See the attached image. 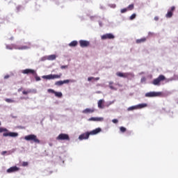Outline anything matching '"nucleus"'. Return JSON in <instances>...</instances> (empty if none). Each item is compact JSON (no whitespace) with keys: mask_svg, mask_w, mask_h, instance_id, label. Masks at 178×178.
Instances as JSON below:
<instances>
[{"mask_svg":"<svg viewBox=\"0 0 178 178\" xmlns=\"http://www.w3.org/2000/svg\"><path fill=\"white\" fill-rule=\"evenodd\" d=\"M134 19H136V14H132L130 17L131 20H134Z\"/></svg>","mask_w":178,"mask_h":178,"instance_id":"2f4dec72","label":"nucleus"},{"mask_svg":"<svg viewBox=\"0 0 178 178\" xmlns=\"http://www.w3.org/2000/svg\"><path fill=\"white\" fill-rule=\"evenodd\" d=\"M147 41V38H142L140 39H138L136 40V44H143V42H145Z\"/></svg>","mask_w":178,"mask_h":178,"instance_id":"a211bd4d","label":"nucleus"},{"mask_svg":"<svg viewBox=\"0 0 178 178\" xmlns=\"http://www.w3.org/2000/svg\"><path fill=\"white\" fill-rule=\"evenodd\" d=\"M77 44H79V42L76 40H74L69 44V46L70 47H77Z\"/></svg>","mask_w":178,"mask_h":178,"instance_id":"412c9836","label":"nucleus"},{"mask_svg":"<svg viewBox=\"0 0 178 178\" xmlns=\"http://www.w3.org/2000/svg\"><path fill=\"white\" fill-rule=\"evenodd\" d=\"M3 137H17L19 134L16 132H5L3 134Z\"/></svg>","mask_w":178,"mask_h":178,"instance_id":"6e6552de","label":"nucleus"},{"mask_svg":"<svg viewBox=\"0 0 178 178\" xmlns=\"http://www.w3.org/2000/svg\"><path fill=\"white\" fill-rule=\"evenodd\" d=\"M120 130L121 133H126L127 129L124 127H121L120 128Z\"/></svg>","mask_w":178,"mask_h":178,"instance_id":"c85d7f7f","label":"nucleus"},{"mask_svg":"<svg viewBox=\"0 0 178 178\" xmlns=\"http://www.w3.org/2000/svg\"><path fill=\"white\" fill-rule=\"evenodd\" d=\"M60 77H62V74H51V80H55V79H60Z\"/></svg>","mask_w":178,"mask_h":178,"instance_id":"aec40b11","label":"nucleus"},{"mask_svg":"<svg viewBox=\"0 0 178 178\" xmlns=\"http://www.w3.org/2000/svg\"><path fill=\"white\" fill-rule=\"evenodd\" d=\"M48 92H50L51 94H55V90H54L53 89H48Z\"/></svg>","mask_w":178,"mask_h":178,"instance_id":"473e14b6","label":"nucleus"},{"mask_svg":"<svg viewBox=\"0 0 178 178\" xmlns=\"http://www.w3.org/2000/svg\"><path fill=\"white\" fill-rule=\"evenodd\" d=\"M13 48L15 49H21V50H23V49H29V46H22V47H19V46H17V45H13Z\"/></svg>","mask_w":178,"mask_h":178,"instance_id":"f3484780","label":"nucleus"},{"mask_svg":"<svg viewBox=\"0 0 178 178\" xmlns=\"http://www.w3.org/2000/svg\"><path fill=\"white\" fill-rule=\"evenodd\" d=\"M127 12V8H123L121 10V13H126Z\"/></svg>","mask_w":178,"mask_h":178,"instance_id":"c9c22d12","label":"nucleus"},{"mask_svg":"<svg viewBox=\"0 0 178 178\" xmlns=\"http://www.w3.org/2000/svg\"><path fill=\"white\" fill-rule=\"evenodd\" d=\"M102 129L101 128H97L92 131L89 132L90 136H95V134H98V133H101Z\"/></svg>","mask_w":178,"mask_h":178,"instance_id":"2eb2a0df","label":"nucleus"},{"mask_svg":"<svg viewBox=\"0 0 178 178\" xmlns=\"http://www.w3.org/2000/svg\"><path fill=\"white\" fill-rule=\"evenodd\" d=\"M47 59L49 60H55V59H56V56L55 54L50 55L48 56Z\"/></svg>","mask_w":178,"mask_h":178,"instance_id":"4be33fe9","label":"nucleus"},{"mask_svg":"<svg viewBox=\"0 0 178 178\" xmlns=\"http://www.w3.org/2000/svg\"><path fill=\"white\" fill-rule=\"evenodd\" d=\"M68 83H70V80L66 79L64 81H58L55 83V86H63V84H67Z\"/></svg>","mask_w":178,"mask_h":178,"instance_id":"ddd939ff","label":"nucleus"},{"mask_svg":"<svg viewBox=\"0 0 178 178\" xmlns=\"http://www.w3.org/2000/svg\"><path fill=\"white\" fill-rule=\"evenodd\" d=\"M3 131L8 132V129L6 128L0 127V133H3Z\"/></svg>","mask_w":178,"mask_h":178,"instance_id":"c756f323","label":"nucleus"},{"mask_svg":"<svg viewBox=\"0 0 178 178\" xmlns=\"http://www.w3.org/2000/svg\"><path fill=\"white\" fill-rule=\"evenodd\" d=\"M11 40H13V38H11Z\"/></svg>","mask_w":178,"mask_h":178,"instance_id":"a18cd8bd","label":"nucleus"},{"mask_svg":"<svg viewBox=\"0 0 178 178\" xmlns=\"http://www.w3.org/2000/svg\"><path fill=\"white\" fill-rule=\"evenodd\" d=\"M35 79L36 81H40V80H41V78H40V76H38L37 75H35Z\"/></svg>","mask_w":178,"mask_h":178,"instance_id":"f704fd0d","label":"nucleus"},{"mask_svg":"<svg viewBox=\"0 0 178 178\" xmlns=\"http://www.w3.org/2000/svg\"><path fill=\"white\" fill-rule=\"evenodd\" d=\"M24 140H26V141H31V143H35V144H40V143L37 136L34 134L26 136L24 137Z\"/></svg>","mask_w":178,"mask_h":178,"instance_id":"f03ea898","label":"nucleus"},{"mask_svg":"<svg viewBox=\"0 0 178 178\" xmlns=\"http://www.w3.org/2000/svg\"><path fill=\"white\" fill-rule=\"evenodd\" d=\"M20 168L17 166H13L7 170V173H13L15 172H19Z\"/></svg>","mask_w":178,"mask_h":178,"instance_id":"9d476101","label":"nucleus"},{"mask_svg":"<svg viewBox=\"0 0 178 178\" xmlns=\"http://www.w3.org/2000/svg\"><path fill=\"white\" fill-rule=\"evenodd\" d=\"M89 122H104V118L102 117H92L88 119Z\"/></svg>","mask_w":178,"mask_h":178,"instance_id":"f8f14e48","label":"nucleus"},{"mask_svg":"<svg viewBox=\"0 0 178 178\" xmlns=\"http://www.w3.org/2000/svg\"><path fill=\"white\" fill-rule=\"evenodd\" d=\"M9 77H10V76L6 75V76H4V79L6 80V79H9Z\"/></svg>","mask_w":178,"mask_h":178,"instance_id":"a19ab883","label":"nucleus"},{"mask_svg":"<svg viewBox=\"0 0 178 178\" xmlns=\"http://www.w3.org/2000/svg\"><path fill=\"white\" fill-rule=\"evenodd\" d=\"M154 20H156V22H158V20H159V17H154Z\"/></svg>","mask_w":178,"mask_h":178,"instance_id":"79ce46f5","label":"nucleus"},{"mask_svg":"<svg viewBox=\"0 0 178 178\" xmlns=\"http://www.w3.org/2000/svg\"><path fill=\"white\" fill-rule=\"evenodd\" d=\"M1 122H0V126H1Z\"/></svg>","mask_w":178,"mask_h":178,"instance_id":"de8ad7c7","label":"nucleus"},{"mask_svg":"<svg viewBox=\"0 0 178 178\" xmlns=\"http://www.w3.org/2000/svg\"><path fill=\"white\" fill-rule=\"evenodd\" d=\"M30 92H31V90L22 91V94H23L24 95H27V94H30Z\"/></svg>","mask_w":178,"mask_h":178,"instance_id":"cd10ccee","label":"nucleus"},{"mask_svg":"<svg viewBox=\"0 0 178 178\" xmlns=\"http://www.w3.org/2000/svg\"><path fill=\"white\" fill-rule=\"evenodd\" d=\"M165 81H166V83H169V81H172V79H167L164 75L161 74L157 78L154 79L152 83L154 86H161V83Z\"/></svg>","mask_w":178,"mask_h":178,"instance_id":"f257e3e1","label":"nucleus"},{"mask_svg":"<svg viewBox=\"0 0 178 178\" xmlns=\"http://www.w3.org/2000/svg\"><path fill=\"white\" fill-rule=\"evenodd\" d=\"M93 80H96L97 81V80H99V77H96V78H94Z\"/></svg>","mask_w":178,"mask_h":178,"instance_id":"c03bdc74","label":"nucleus"},{"mask_svg":"<svg viewBox=\"0 0 178 178\" xmlns=\"http://www.w3.org/2000/svg\"><path fill=\"white\" fill-rule=\"evenodd\" d=\"M91 80H94V77L90 76V77H88V81H91Z\"/></svg>","mask_w":178,"mask_h":178,"instance_id":"4c0bfd02","label":"nucleus"},{"mask_svg":"<svg viewBox=\"0 0 178 178\" xmlns=\"http://www.w3.org/2000/svg\"><path fill=\"white\" fill-rule=\"evenodd\" d=\"M6 49H13V47H11L10 46L7 45V46H6Z\"/></svg>","mask_w":178,"mask_h":178,"instance_id":"ea45409f","label":"nucleus"},{"mask_svg":"<svg viewBox=\"0 0 178 178\" xmlns=\"http://www.w3.org/2000/svg\"><path fill=\"white\" fill-rule=\"evenodd\" d=\"M56 140L60 141H63V140L69 141L70 140V138L67 134H60L56 138Z\"/></svg>","mask_w":178,"mask_h":178,"instance_id":"20e7f679","label":"nucleus"},{"mask_svg":"<svg viewBox=\"0 0 178 178\" xmlns=\"http://www.w3.org/2000/svg\"><path fill=\"white\" fill-rule=\"evenodd\" d=\"M5 101L6 102H8V104H13V102H15V100L12 99H6Z\"/></svg>","mask_w":178,"mask_h":178,"instance_id":"393cba45","label":"nucleus"},{"mask_svg":"<svg viewBox=\"0 0 178 178\" xmlns=\"http://www.w3.org/2000/svg\"><path fill=\"white\" fill-rule=\"evenodd\" d=\"M98 108H99V109H104V100L102 99L99 100Z\"/></svg>","mask_w":178,"mask_h":178,"instance_id":"6ab92c4d","label":"nucleus"},{"mask_svg":"<svg viewBox=\"0 0 178 178\" xmlns=\"http://www.w3.org/2000/svg\"><path fill=\"white\" fill-rule=\"evenodd\" d=\"M28 45H30V43H28Z\"/></svg>","mask_w":178,"mask_h":178,"instance_id":"49530a36","label":"nucleus"},{"mask_svg":"<svg viewBox=\"0 0 178 178\" xmlns=\"http://www.w3.org/2000/svg\"><path fill=\"white\" fill-rule=\"evenodd\" d=\"M90 132H86L85 134H82L79 136V140H87L90 137Z\"/></svg>","mask_w":178,"mask_h":178,"instance_id":"4468645a","label":"nucleus"},{"mask_svg":"<svg viewBox=\"0 0 178 178\" xmlns=\"http://www.w3.org/2000/svg\"><path fill=\"white\" fill-rule=\"evenodd\" d=\"M68 66L67 65H62L60 67L61 69H67Z\"/></svg>","mask_w":178,"mask_h":178,"instance_id":"e433bc0d","label":"nucleus"},{"mask_svg":"<svg viewBox=\"0 0 178 178\" xmlns=\"http://www.w3.org/2000/svg\"><path fill=\"white\" fill-rule=\"evenodd\" d=\"M112 122H113V123H118V122H119V120H116V119H113V120H112Z\"/></svg>","mask_w":178,"mask_h":178,"instance_id":"58836bf2","label":"nucleus"},{"mask_svg":"<svg viewBox=\"0 0 178 178\" xmlns=\"http://www.w3.org/2000/svg\"><path fill=\"white\" fill-rule=\"evenodd\" d=\"M127 9H129V10H133L134 9V4H130Z\"/></svg>","mask_w":178,"mask_h":178,"instance_id":"bb28decb","label":"nucleus"},{"mask_svg":"<svg viewBox=\"0 0 178 178\" xmlns=\"http://www.w3.org/2000/svg\"><path fill=\"white\" fill-rule=\"evenodd\" d=\"M176 8L175 6H172L170 10H168L167 14L165 15V17L168 19L172 17L173 16V12H175V10Z\"/></svg>","mask_w":178,"mask_h":178,"instance_id":"9b49d317","label":"nucleus"},{"mask_svg":"<svg viewBox=\"0 0 178 178\" xmlns=\"http://www.w3.org/2000/svg\"><path fill=\"white\" fill-rule=\"evenodd\" d=\"M134 109H137L136 106H131L128 108V111H134Z\"/></svg>","mask_w":178,"mask_h":178,"instance_id":"7c9ffc66","label":"nucleus"},{"mask_svg":"<svg viewBox=\"0 0 178 178\" xmlns=\"http://www.w3.org/2000/svg\"><path fill=\"white\" fill-rule=\"evenodd\" d=\"M22 166H29V162L27 161H24L22 163Z\"/></svg>","mask_w":178,"mask_h":178,"instance_id":"72a5a7b5","label":"nucleus"},{"mask_svg":"<svg viewBox=\"0 0 178 178\" xmlns=\"http://www.w3.org/2000/svg\"><path fill=\"white\" fill-rule=\"evenodd\" d=\"M54 95L56 97H58V98H60L62 97V92H55Z\"/></svg>","mask_w":178,"mask_h":178,"instance_id":"b1692460","label":"nucleus"},{"mask_svg":"<svg viewBox=\"0 0 178 178\" xmlns=\"http://www.w3.org/2000/svg\"><path fill=\"white\" fill-rule=\"evenodd\" d=\"M22 73L23 74H33V76H36L37 72H35V70L32 69H25L22 71Z\"/></svg>","mask_w":178,"mask_h":178,"instance_id":"423d86ee","label":"nucleus"},{"mask_svg":"<svg viewBox=\"0 0 178 178\" xmlns=\"http://www.w3.org/2000/svg\"><path fill=\"white\" fill-rule=\"evenodd\" d=\"M102 40H113L115 35L112 33H106L101 36Z\"/></svg>","mask_w":178,"mask_h":178,"instance_id":"0eeeda50","label":"nucleus"},{"mask_svg":"<svg viewBox=\"0 0 178 178\" xmlns=\"http://www.w3.org/2000/svg\"><path fill=\"white\" fill-rule=\"evenodd\" d=\"M161 95H162V92H149L145 94V97L148 98H152L154 97H159Z\"/></svg>","mask_w":178,"mask_h":178,"instance_id":"39448f33","label":"nucleus"},{"mask_svg":"<svg viewBox=\"0 0 178 178\" xmlns=\"http://www.w3.org/2000/svg\"><path fill=\"white\" fill-rule=\"evenodd\" d=\"M116 76H118V77H123V79H129V77H131L133 79L134 77V74L131 72L123 73L118 72L116 73Z\"/></svg>","mask_w":178,"mask_h":178,"instance_id":"7ed1b4c3","label":"nucleus"},{"mask_svg":"<svg viewBox=\"0 0 178 178\" xmlns=\"http://www.w3.org/2000/svg\"><path fill=\"white\" fill-rule=\"evenodd\" d=\"M95 112V109L94 108H86L82 111L83 113H94Z\"/></svg>","mask_w":178,"mask_h":178,"instance_id":"dca6fc26","label":"nucleus"},{"mask_svg":"<svg viewBox=\"0 0 178 178\" xmlns=\"http://www.w3.org/2000/svg\"><path fill=\"white\" fill-rule=\"evenodd\" d=\"M137 106L138 108H145L147 107V104H138Z\"/></svg>","mask_w":178,"mask_h":178,"instance_id":"a878e982","label":"nucleus"},{"mask_svg":"<svg viewBox=\"0 0 178 178\" xmlns=\"http://www.w3.org/2000/svg\"><path fill=\"white\" fill-rule=\"evenodd\" d=\"M79 44L81 48H86L87 47H90V42L87 40H79Z\"/></svg>","mask_w":178,"mask_h":178,"instance_id":"1a4fd4ad","label":"nucleus"},{"mask_svg":"<svg viewBox=\"0 0 178 178\" xmlns=\"http://www.w3.org/2000/svg\"><path fill=\"white\" fill-rule=\"evenodd\" d=\"M6 152H6V151L2 152H1V155H5V154H6Z\"/></svg>","mask_w":178,"mask_h":178,"instance_id":"37998d69","label":"nucleus"},{"mask_svg":"<svg viewBox=\"0 0 178 178\" xmlns=\"http://www.w3.org/2000/svg\"><path fill=\"white\" fill-rule=\"evenodd\" d=\"M42 79H45L46 80H52V76H51V74L44 75L42 76Z\"/></svg>","mask_w":178,"mask_h":178,"instance_id":"5701e85b","label":"nucleus"}]
</instances>
